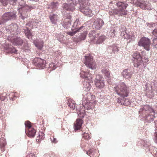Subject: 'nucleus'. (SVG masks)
I'll return each mask as SVG.
<instances>
[{
  "label": "nucleus",
  "mask_w": 157,
  "mask_h": 157,
  "mask_svg": "<svg viewBox=\"0 0 157 157\" xmlns=\"http://www.w3.org/2000/svg\"><path fill=\"white\" fill-rule=\"evenodd\" d=\"M68 105L72 109H74L75 108V105L74 103H69L68 104Z\"/></svg>",
  "instance_id": "56"
},
{
  "label": "nucleus",
  "mask_w": 157,
  "mask_h": 157,
  "mask_svg": "<svg viewBox=\"0 0 157 157\" xmlns=\"http://www.w3.org/2000/svg\"><path fill=\"white\" fill-rule=\"evenodd\" d=\"M106 38V37L105 36L101 35L99 36L96 41V44H102L105 41Z\"/></svg>",
  "instance_id": "31"
},
{
  "label": "nucleus",
  "mask_w": 157,
  "mask_h": 157,
  "mask_svg": "<svg viewBox=\"0 0 157 157\" xmlns=\"http://www.w3.org/2000/svg\"><path fill=\"white\" fill-rule=\"evenodd\" d=\"M23 8L22 12L20 13L19 18L23 21L25 18H27L30 16V12L32 9L36 8L35 6L25 4L24 6H22Z\"/></svg>",
  "instance_id": "6"
},
{
  "label": "nucleus",
  "mask_w": 157,
  "mask_h": 157,
  "mask_svg": "<svg viewBox=\"0 0 157 157\" xmlns=\"http://www.w3.org/2000/svg\"><path fill=\"white\" fill-rule=\"evenodd\" d=\"M4 48L7 53L14 54L17 53V50L11 45H6L4 47Z\"/></svg>",
  "instance_id": "19"
},
{
  "label": "nucleus",
  "mask_w": 157,
  "mask_h": 157,
  "mask_svg": "<svg viewBox=\"0 0 157 157\" xmlns=\"http://www.w3.org/2000/svg\"><path fill=\"white\" fill-rule=\"evenodd\" d=\"M76 6V4H70L65 3H63L62 5V7L63 11H73L75 9V6Z\"/></svg>",
  "instance_id": "16"
},
{
  "label": "nucleus",
  "mask_w": 157,
  "mask_h": 157,
  "mask_svg": "<svg viewBox=\"0 0 157 157\" xmlns=\"http://www.w3.org/2000/svg\"><path fill=\"white\" fill-rule=\"evenodd\" d=\"M78 116L80 118H77L76 120V123L74 124V127L75 131L80 130L82 128L83 123V121L82 118L84 117L85 115V109H81L77 112Z\"/></svg>",
  "instance_id": "7"
},
{
  "label": "nucleus",
  "mask_w": 157,
  "mask_h": 157,
  "mask_svg": "<svg viewBox=\"0 0 157 157\" xmlns=\"http://www.w3.org/2000/svg\"><path fill=\"white\" fill-rule=\"evenodd\" d=\"M152 45L157 49V38L153 39L152 43Z\"/></svg>",
  "instance_id": "44"
},
{
  "label": "nucleus",
  "mask_w": 157,
  "mask_h": 157,
  "mask_svg": "<svg viewBox=\"0 0 157 157\" xmlns=\"http://www.w3.org/2000/svg\"><path fill=\"white\" fill-rule=\"evenodd\" d=\"M67 3L71 4H74L77 5V3H76V0H67Z\"/></svg>",
  "instance_id": "53"
},
{
  "label": "nucleus",
  "mask_w": 157,
  "mask_h": 157,
  "mask_svg": "<svg viewBox=\"0 0 157 157\" xmlns=\"http://www.w3.org/2000/svg\"><path fill=\"white\" fill-rule=\"evenodd\" d=\"M25 127L28 128V129H29V128H31L32 126L31 124V123L29 121H25Z\"/></svg>",
  "instance_id": "45"
},
{
  "label": "nucleus",
  "mask_w": 157,
  "mask_h": 157,
  "mask_svg": "<svg viewBox=\"0 0 157 157\" xmlns=\"http://www.w3.org/2000/svg\"><path fill=\"white\" fill-rule=\"evenodd\" d=\"M36 131L34 128H29L25 130V133L29 137L33 138L34 137Z\"/></svg>",
  "instance_id": "21"
},
{
  "label": "nucleus",
  "mask_w": 157,
  "mask_h": 157,
  "mask_svg": "<svg viewBox=\"0 0 157 157\" xmlns=\"http://www.w3.org/2000/svg\"><path fill=\"white\" fill-rule=\"evenodd\" d=\"M155 23H148V26L150 27H153L155 26Z\"/></svg>",
  "instance_id": "62"
},
{
  "label": "nucleus",
  "mask_w": 157,
  "mask_h": 157,
  "mask_svg": "<svg viewBox=\"0 0 157 157\" xmlns=\"http://www.w3.org/2000/svg\"><path fill=\"white\" fill-rule=\"evenodd\" d=\"M34 22V21H29L27 23L26 25V27H27L29 28L30 29H32L33 28V25Z\"/></svg>",
  "instance_id": "38"
},
{
  "label": "nucleus",
  "mask_w": 157,
  "mask_h": 157,
  "mask_svg": "<svg viewBox=\"0 0 157 157\" xmlns=\"http://www.w3.org/2000/svg\"><path fill=\"white\" fill-rule=\"evenodd\" d=\"M22 47L23 49L25 52L29 53L30 52V44L28 43V41L26 39L24 41Z\"/></svg>",
  "instance_id": "25"
},
{
  "label": "nucleus",
  "mask_w": 157,
  "mask_h": 157,
  "mask_svg": "<svg viewBox=\"0 0 157 157\" xmlns=\"http://www.w3.org/2000/svg\"><path fill=\"white\" fill-rule=\"evenodd\" d=\"M80 77L84 79L85 81L83 85L85 90L87 91L90 90L92 87L91 84H92V78L89 73L86 71H82L80 73Z\"/></svg>",
  "instance_id": "5"
},
{
  "label": "nucleus",
  "mask_w": 157,
  "mask_h": 157,
  "mask_svg": "<svg viewBox=\"0 0 157 157\" xmlns=\"http://www.w3.org/2000/svg\"><path fill=\"white\" fill-rule=\"evenodd\" d=\"M18 25L16 23H12L8 27V29L10 31V32L13 33L15 32V30L18 27Z\"/></svg>",
  "instance_id": "28"
},
{
  "label": "nucleus",
  "mask_w": 157,
  "mask_h": 157,
  "mask_svg": "<svg viewBox=\"0 0 157 157\" xmlns=\"http://www.w3.org/2000/svg\"><path fill=\"white\" fill-rule=\"evenodd\" d=\"M0 146V149L1 151L2 152H3L4 151H5V146Z\"/></svg>",
  "instance_id": "64"
},
{
  "label": "nucleus",
  "mask_w": 157,
  "mask_h": 157,
  "mask_svg": "<svg viewBox=\"0 0 157 157\" xmlns=\"http://www.w3.org/2000/svg\"><path fill=\"white\" fill-rule=\"evenodd\" d=\"M21 33V29L20 27L19 26H18V27L16 29V30H15V32L13 33V34H14L16 33L17 34H20Z\"/></svg>",
  "instance_id": "52"
},
{
  "label": "nucleus",
  "mask_w": 157,
  "mask_h": 157,
  "mask_svg": "<svg viewBox=\"0 0 157 157\" xmlns=\"http://www.w3.org/2000/svg\"><path fill=\"white\" fill-rule=\"evenodd\" d=\"M95 150L94 148L90 149L86 151V154L91 157L94 154Z\"/></svg>",
  "instance_id": "41"
},
{
  "label": "nucleus",
  "mask_w": 157,
  "mask_h": 157,
  "mask_svg": "<svg viewBox=\"0 0 157 157\" xmlns=\"http://www.w3.org/2000/svg\"><path fill=\"white\" fill-rule=\"evenodd\" d=\"M118 48L119 47L118 46V44H115L110 45H108L107 47V51L112 54L113 53L115 54L119 51Z\"/></svg>",
  "instance_id": "17"
},
{
  "label": "nucleus",
  "mask_w": 157,
  "mask_h": 157,
  "mask_svg": "<svg viewBox=\"0 0 157 157\" xmlns=\"http://www.w3.org/2000/svg\"><path fill=\"white\" fill-rule=\"evenodd\" d=\"M130 36H131V37H130V40L129 41V43L131 40H134V34H132V35H130Z\"/></svg>",
  "instance_id": "60"
},
{
  "label": "nucleus",
  "mask_w": 157,
  "mask_h": 157,
  "mask_svg": "<svg viewBox=\"0 0 157 157\" xmlns=\"http://www.w3.org/2000/svg\"><path fill=\"white\" fill-rule=\"evenodd\" d=\"M26 39L17 36L11 40V42L13 45L16 46H21Z\"/></svg>",
  "instance_id": "15"
},
{
  "label": "nucleus",
  "mask_w": 157,
  "mask_h": 157,
  "mask_svg": "<svg viewBox=\"0 0 157 157\" xmlns=\"http://www.w3.org/2000/svg\"><path fill=\"white\" fill-rule=\"evenodd\" d=\"M154 141L156 143H157V132H155L154 134Z\"/></svg>",
  "instance_id": "59"
},
{
  "label": "nucleus",
  "mask_w": 157,
  "mask_h": 157,
  "mask_svg": "<svg viewBox=\"0 0 157 157\" xmlns=\"http://www.w3.org/2000/svg\"><path fill=\"white\" fill-rule=\"evenodd\" d=\"M58 15L56 14H51L49 15L50 20L52 24L56 25L58 21Z\"/></svg>",
  "instance_id": "22"
},
{
  "label": "nucleus",
  "mask_w": 157,
  "mask_h": 157,
  "mask_svg": "<svg viewBox=\"0 0 157 157\" xmlns=\"http://www.w3.org/2000/svg\"><path fill=\"white\" fill-rule=\"evenodd\" d=\"M134 58L133 65L135 67L142 70L148 63L149 58L145 51H143L141 55L138 52H134L132 55Z\"/></svg>",
  "instance_id": "2"
},
{
  "label": "nucleus",
  "mask_w": 157,
  "mask_h": 157,
  "mask_svg": "<svg viewBox=\"0 0 157 157\" xmlns=\"http://www.w3.org/2000/svg\"><path fill=\"white\" fill-rule=\"evenodd\" d=\"M71 16L70 15H69L67 16L66 18L64 19V20L67 19V21H71Z\"/></svg>",
  "instance_id": "58"
},
{
  "label": "nucleus",
  "mask_w": 157,
  "mask_h": 157,
  "mask_svg": "<svg viewBox=\"0 0 157 157\" xmlns=\"http://www.w3.org/2000/svg\"><path fill=\"white\" fill-rule=\"evenodd\" d=\"M114 13L115 14L119 16H124L126 15L127 14V13L125 11H122L118 9L115 11Z\"/></svg>",
  "instance_id": "30"
},
{
  "label": "nucleus",
  "mask_w": 157,
  "mask_h": 157,
  "mask_svg": "<svg viewBox=\"0 0 157 157\" xmlns=\"http://www.w3.org/2000/svg\"><path fill=\"white\" fill-rule=\"evenodd\" d=\"M146 1L141 0L140 1V4L138 7H140L141 9H144L145 8V4H146Z\"/></svg>",
  "instance_id": "40"
},
{
  "label": "nucleus",
  "mask_w": 157,
  "mask_h": 157,
  "mask_svg": "<svg viewBox=\"0 0 157 157\" xmlns=\"http://www.w3.org/2000/svg\"><path fill=\"white\" fill-rule=\"evenodd\" d=\"M77 22L76 21L72 25L71 28V31L66 32V34L71 36H73L75 35L78 32H81L84 29V26H82L80 27L77 25Z\"/></svg>",
  "instance_id": "9"
},
{
  "label": "nucleus",
  "mask_w": 157,
  "mask_h": 157,
  "mask_svg": "<svg viewBox=\"0 0 157 157\" xmlns=\"http://www.w3.org/2000/svg\"><path fill=\"white\" fill-rule=\"evenodd\" d=\"M24 33L25 36L29 40L32 39V33L31 32V29H30L29 28L25 27L23 29Z\"/></svg>",
  "instance_id": "23"
},
{
  "label": "nucleus",
  "mask_w": 157,
  "mask_h": 157,
  "mask_svg": "<svg viewBox=\"0 0 157 157\" xmlns=\"http://www.w3.org/2000/svg\"><path fill=\"white\" fill-rule=\"evenodd\" d=\"M6 144V140L4 138H1L0 139V146H5Z\"/></svg>",
  "instance_id": "43"
},
{
  "label": "nucleus",
  "mask_w": 157,
  "mask_h": 157,
  "mask_svg": "<svg viewBox=\"0 0 157 157\" xmlns=\"http://www.w3.org/2000/svg\"><path fill=\"white\" fill-rule=\"evenodd\" d=\"M49 67L51 68L52 70H54L56 68L57 66L54 63H52L50 64Z\"/></svg>",
  "instance_id": "48"
},
{
  "label": "nucleus",
  "mask_w": 157,
  "mask_h": 157,
  "mask_svg": "<svg viewBox=\"0 0 157 157\" xmlns=\"http://www.w3.org/2000/svg\"><path fill=\"white\" fill-rule=\"evenodd\" d=\"M146 4H145V8L144 10H150L153 9V7L151 5V4L148 2H146Z\"/></svg>",
  "instance_id": "39"
},
{
  "label": "nucleus",
  "mask_w": 157,
  "mask_h": 157,
  "mask_svg": "<svg viewBox=\"0 0 157 157\" xmlns=\"http://www.w3.org/2000/svg\"><path fill=\"white\" fill-rule=\"evenodd\" d=\"M38 139H36V141L38 142H40L41 140H43L44 138V133L42 132H39V134L38 135V136L37 137V138Z\"/></svg>",
  "instance_id": "35"
},
{
  "label": "nucleus",
  "mask_w": 157,
  "mask_h": 157,
  "mask_svg": "<svg viewBox=\"0 0 157 157\" xmlns=\"http://www.w3.org/2000/svg\"><path fill=\"white\" fill-rule=\"evenodd\" d=\"M121 35L123 36L124 38L127 40L130 39V34L128 33L127 32V31L126 30V28L121 33Z\"/></svg>",
  "instance_id": "32"
},
{
  "label": "nucleus",
  "mask_w": 157,
  "mask_h": 157,
  "mask_svg": "<svg viewBox=\"0 0 157 157\" xmlns=\"http://www.w3.org/2000/svg\"><path fill=\"white\" fill-rule=\"evenodd\" d=\"M133 73V72L132 69L127 68L123 70L121 73V75L125 79L130 80Z\"/></svg>",
  "instance_id": "14"
},
{
  "label": "nucleus",
  "mask_w": 157,
  "mask_h": 157,
  "mask_svg": "<svg viewBox=\"0 0 157 157\" xmlns=\"http://www.w3.org/2000/svg\"><path fill=\"white\" fill-rule=\"evenodd\" d=\"M140 116L143 118L146 123H150L154 121L156 117L153 109L148 105H144L139 111Z\"/></svg>",
  "instance_id": "3"
},
{
  "label": "nucleus",
  "mask_w": 157,
  "mask_h": 157,
  "mask_svg": "<svg viewBox=\"0 0 157 157\" xmlns=\"http://www.w3.org/2000/svg\"><path fill=\"white\" fill-rule=\"evenodd\" d=\"M95 84L97 88L100 89L103 88L105 86L104 81H101V82H95Z\"/></svg>",
  "instance_id": "34"
},
{
  "label": "nucleus",
  "mask_w": 157,
  "mask_h": 157,
  "mask_svg": "<svg viewBox=\"0 0 157 157\" xmlns=\"http://www.w3.org/2000/svg\"><path fill=\"white\" fill-rule=\"evenodd\" d=\"M152 34L155 37L157 38V27L155 28L152 32Z\"/></svg>",
  "instance_id": "50"
},
{
  "label": "nucleus",
  "mask_w": 157,
  "mask_h": 157,
  "mask_svg": "<svg viewBox=\"0 0 157 157\" xmlns=\"http://www.w3.org/2000/svg\"><path fill=\"white\" fill-rule=\"evenodd\" d=\"M64 36L61 34H59L57 36V40L61 42L63 41L64 39L63 38Z\"/></svg>",
  "instance_id": "42"
},
{
  "label": "nucleus",
  "mask_w": 157,
  "mask_h": 157,
  "mask_svg": "<svg viewBox=\"0 0 157 157\" xmlns=\"http://www.w3.org/2000/svg\"><path fill=\"white\" fill-rule=\"evenodd\" d=\"M94 95L91 94L90 93H87L85 97V99L86 101L93 102L95 100Z\"/></svg>",
  "instance_id": "24"
},
{
  "label": "nucleus",
  "mask_w": 157,
  "mask_h": 157,
  "mask_svg": "<svg viewBox=\"0 0 157 157\" xmlns=\"http://www.w3.org/2000/svg\"><path fill=\"white\" fill-rule=\"evenodd\" d=\"M0 2L4 6H6L8 4V0H0Z\"/></svg>",
  "instance_id": "47"
},
{
  "label": "nucleus",
  "mask_w": 157,
  "mask_h": 157,
  "mask_svg": "<svg viewBox=\"0 0 157 157\" xmlns=\"http://www.w3.org/2000/svg\"><path fill=\"white\" fill-rule=\"evenodd\" d=\"M33 64L35 66L44 69L46 66V61L39 57H36L33 60Z\"/></svg>",
  "instance_id": "12"
},
{
  "label": "nucleus",
  "mask_w": 157,
  "mask_h": 157,
  "mask_svg": "<svg viewBox=\"0 0 157 157\" xmlns=\"http://www.w3.org/2000/svg\"><path fill=\"white\" fill-rule=\"evenodd\" d=\"M104 81L103 78L101 75H96L95 82Z\"/></svg>",
  "instance_id": "37"
},
{
  "label": "nucleus",
  "mask_w": 157,
  "mask_h": 157,
  "mask_svg": "<svg viewBox=\"0 0 157 157\" xmlns=\"http://www.w3.org/2000/svg\"><path fill=\"white\" fill-rule=\"evenodd\" d=\"M35 156L34 154H33L32 153H31L27 155L26 157H35Z\"/></svg>",
  "instance_id": "63"
},
{
  "label": "nucleus",
  "mask_w": 157,
  "mask_h": 157,
  "mask_svg": "<svg viewBox=\"0 0 157 157\" xmlns=\"http://www.w3.org/2000/svg\"><path fill=\"white\" fill-rule=\"evenodd\" d=\"M90 3L87 0H81L79 2V11L86 16L91 17L93 15L92 10L90 8Z\"/></svg>",
  "instance_id": "4"
},
{
  "label": "nucleus",
  "mask_w": 157,
  "mask_h": 157,
  "mask_svg": "<svg viewBox=\"0 0 157 157\" xmlns=\"http://www.w3.org/2000/svg\"><path fill=\"white\" fill-rule=\"evenodd\" d=\"M151 145V144L149 142H147V141H146V142H144V146L145 148H149Z\"/></svg>",
  "instance_id": "55"
},
{
  "label": "nucleus",
  "mask_w": 157,
  "mask_h": 157,
  "mask_svg": "<svg viewBox=\"0 0 157 157\" xmlns=\"http://www.w3.org/2000/svg\"><path fill=\"white\" fill-rule=\"evenodd\" d=\"M34 44L39 49L41 50L43 48V43L41 41H36L34 43Z\"/></svg>",
  "instance_id": "33"
},
{
  "label": "nucleus",
  "mask_w": 157,
  "mask_h": 157,
  "mask_svg": "<svg viewBox=\"0 0 157 157\" xmlns=\"http://www.w3.org/2000/svg\"><path fill=\"white\" fill-rule=\"evenodd\" d=\"M87 32L86 31H84L83 33H81L79 36V38L81 40H84L86 37Z\"/></svg>",
  "instance_id": "36"
},
{
  "label": "nucleus",
  "mask_w": 157,
  "mask_h": 157,
  "mask_svg": "<svg viewBox=\"0 0 157 157\" xmlns=\"http://www.w3.org/2000/svg\"><path fill=\"white\" fill-rule=\"evenodd\" d=\"M141 0H133V4L136 5V6L138 7L140 2V1Z\"/></svg>",
  "instance_id": "54"
},
{
  "label": "nucleus",
  "mask_w": 157,
  "mask_h": 157,
  "mask_svg": "<svg viewBox=\"0 0 157 157\" xmlns=\"http://www.w3.org/2000/svg\"><path fill=\"white\" fill-rule=\"evenodd\" d=\"M50 139L52 143H56L57 142L56 139L54 138V136L51 137Z\"/></svg>",
  "instance_id": "57"
},
{
  "label": "nucleus",
  "mask_w": 157,
  "mask_h": 157,
  "mask_svg": "<svg viewBox=\"0 0 157 157\" xmlns=\"http://www.w3.org/2000/svg\"><path fill=\"white\" fill-rule=\"evenodd\" d=\"M82 137L85 138V139L87 140H89L90 138L89 135L88 133H86L85 132L83 133L82 135Z\"/></svg>",
  "instance_id": "46"
},
{
  "label": "nucleus",
  "mask_w": 157,
  "mask_h": 157,
  "mask_svg": "<svg viewBox=\"0 0 157 157\" xmlns=\"http://www.w3.org/2000/svg\"><path fill=\"white\" fill-rule=\"evenodd\" d=\"M52 7L53 8H56L57 7L58 2H52L51 3Z\"/></svg>",
  "instance_id": "49"
},
{
  "label": "nucleus",
  "mask_w": 157,
  "mask_h": 157,
  "mask_svg": "<svg viewBox=\"0 0 157 157\" xmlns=\"http://www.w3.org/2000/svg\"><path fill=\"white\" fill-rule=\"evenodd\" d=\"M114 88L115 92L120 96L117 98V102L121 105H129L130 102L125 98L128 96L129 92V87L124 82H121L115 85Z\"/></svg>",
  "instance_id": "1"
},
{
  "label": "nucleus",
  "mask_w": 157,
  "mask_h": 157,
  "mask_svg": "<svg viewBox=\"0 0 157 157\" xmlns=\"http://www.w3.org/2000/svg\"><path fill=\"white\" fill-rule=\"evenodd\" d=\"M104 23L103 20L100 18H97L94 19L93 27L96 30H100L104 25Z\"/></svg>",
  "instance_id": "13"
},
{
  "label": "nucleus",
  "mask_w": 157,
  "mask_h": 157,
  "mask_svg": "<svg viewBox=\"0 0 157 157\" xmlns=\"http://www.w3.org/2000/svg\"><path fill=\"white\" fill-rule=\"evenodd\" d=\"M99 35V33H96L94 30H93L89 32V36L90 37H93L92 39H95Z\"/></svg>",
  "instance_id": "29"
},
{
  "label": "nucleus",
  "mask_w": 157,
  "mask_h": 157,
  "mask_svg": "<svg viewBox=\"0 0 157 157\" xmlns=\"http://www.w3.org/2000/svg\"><path fill=\"white\" fill-rule=\"evenodd\" d=\"M82 103L84 109L88 110L93 109L94 108V106L92 105L93 102L86 101L84 100L82 101Z\"/></svg>",
  "instance_id": "20"
},
{
  "label": "nucleus",
  "mask_w": 157,
  "mask_h": 157,
  "mask_svg": "<svg viewBox=\"0 0 157 157\" xmlns=\"http://www.w3.org/2000/svg\"><path fill=\"white\" fill-rule=\"evenodd\" d=\"M61 24L64 28L68 29L71 26V21H67V19L63 20Z\"/></svg>",
  "instance_id": "26"
},
{
  "label": "nucleus",
  "mask_w": 157,
  "mask_h": 157,
  "mask_svg": "<svg viewBox=\"0 0 157 157\" xmlns=\"http://www.w3.org/2000/svg\"><path fill=\"white\" fill-rule=\"evenodd\" d=\"M112 32L113 33V34H110V36L114 37L115 36V33H116V31L115 30L112 29Z\"/></svg>",
  "instance_id": "61"
},
{
  "label": "nucleus",
  "mask_w": 157,
  "mask_h": 157,
  "mask_svg": "<svg viewBox=\"0 0 157 157\" xmlns=\"http://www.w3.org/2000/svg\"><path fill=\"white\" fill-rule=\"evenodd\" d=\"M150 39L145 37L141 38L138 42V45L139 46L143 47L147 51L150 50Z\"/></svg>",
  "instance_id": "10"
},
{
  "label": "nucleus",
  "mask_w": 157,
  "mask_h": 157,
  "mask_svg": "<svg viewBox=\"0 0 157 157\" xmlns=\"http://www.w3.org/2000/svg\"><path fill=\"white\" fill-rule=\"evenodd\" d=\"M84 63L90 69L93 70L96 69L95 63L93 60V57L90 56H85Z\"/></svg>",
  "instance_id": "11"
},
{
  "label": "nucleus",
  "mask_w": 157,
  "mask_h": 157,
  "mask_svg": "<svg viewBox=\"0 0 157 157\" xmlns=\"http://www.w3.org/2000/svg\"><path fill=\"white\" fill-rule=\"evenodd\" d=\"M101 72L104 75L105 77L106 78H109L110 73L109 72V70L108 68L106 67L103 68L101 70Z\"/></svg>",
  "instance_id": "27"
},
{
  "label": "nucleus",
  "mask_w": 157,
  "mask_h": 157,
  "mask_svg": "<svg viewBox=\"0 0 157 157\" xmlns=\"http://www.w3.org/2000/svg\"><path fill=\"white\" fill-rule=\"evenodd\" d=\"M17 2V0H9V2L10 5L15 6L16 5Z\"/></svg>",
  "instance_id": "51"
},
{
  "label": "nucleus",
  "mask_w": 157,
  "mask_h": 157,
  "mask_svg": "<svg viewBox=\"0 0 157 157\" xmlns=\"http://www.w3.org/2000/svg\"><path fill=\"white\" fill-rule=\"evenodd\" d=\"M116 4L119 9L122 11H125L127 13V11L125 9L127 7L128 4L126 2H117Z\"/></svg>",
  "instance_id": "18"
},
{
  "label": "nucleus",
  "mask_w": 157,
  "mask_h": 157,
  "mask_svg": "<svg viewBox=\"0 0 157 157\" xmlns=\"http://www.w3.org/2000/svg\"><path fill=\"white\" fill-rule=\"evenodd\" d=\"M17 12L15 11L7 12L4 13L2 15L3 22H6L9 21L15 20L17 18Z\"/></svg>",
  "instance_id": "8"
}]
</instances>
